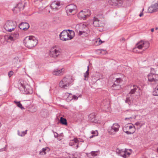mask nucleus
<instances>
[{"instance_id":"obj_1","label":"nucleus","mask_w":158,"mask_h":158,"mask_svg":"<svg viewBox=\"0 0 158 158\" xmlns=\"http://www.w3.org/2000/svg\"><path fill=\"white\" fill-rule=\"evenodd\" d=\"M18 86L20 91L25 94H32V89L27 82L22 80H19L18 82Z\"/></svg>"},{"instance_id":"obj_2","label":"nucleus","mask_w":158,"mask_h":158,"mask_svg":"<svg viewBox=\"0 0 158 158\" xmlns=\"http://www.w3.org/2000/svg\"><path fill=\"white\" fill-rule=\"evenodd\" d=\"M25 46L29 49H31L35 47L38 43V40L32 35L27 36L23 40Z\"/></svg>"},{"instance_id":"obj_3","label":"nucleus","mask_w":158,"mask_h":158,"mask_svg":"<svg viewBox=\"0 0 158 158\" xmlns=\"http://www.w3.org/2000/svg\"><path fill=\"white\" fill-rule=\"evenodd\" d=\"M75 35L74 32L69 29L63 30L60 34V40L66 41L72 39Z\"/></svg>"},{"instance_id":"obj_4","label":"nucleus","mask_w":158,"mask_h":158,"mask_svg":"<svg viewBox=\"0 0 158 158\" xmlns=\"http://www.w3.org/2000/svg\"><path fill=\"white\" fill-rule=\"evenodd\" d=\"M141 94V90L140 88L136 85H133L129 93L127 94L126 99L130 98H138V96Z\"/></svg>"},{"instance_id":"obj_5","label":"nucleus","mask_w":158,"mask_h":158,"mask_svg":"<svg viewBox=\"0 0 158 158\" xmlns=\"http://www.w3.org/2000/svg\"><path fill=\"white\" fill-rule=\"evenodd\" d=\"M62 53L61 50L59 47L54 46L50 48L49 55L51 57L56 59L61 56Z\"/></svg>"},{"instance_id":"obj_6","label":"nucleus","mask_w":158,"mask_h":158,"mask_svg":"<svg viewBox=\"0 0 158 158\" xmlns=\"http://www.w3.org/2000/svg\"><path fill=\"white\" fill-rule=\"evenodd\" d=\"M73 80L70 76L64 77L59 82V85L61 88L67 89L73 84Z\"/></svg>"},{"instance_id":"obj_7","label":"nucleus","mask_w":158,"mask_h":158,"mask_svg":"<svg viewBox=\"0 0 158 158\" xmlns=\"http://www.w3.org/2000/svg\"><path fill=\"white\" fill-rule=\"evenodd\" d=\"M158 68H151L150 73L148 75V81L150 82H158Z\"/></svg>"},{"instance_id":"obj_8","label":"nucleus","mask_w":158,"mask_h":158,"mask_svg":"<svg viewBox=\"0 0 158 158\" xmlns=\"http://www.w3.org/2000/svg\"><path fill=\"white\" fill-rule=\"evenodd\" d=\"M17 24L16 22L9 20L7 21L3 26L4 28L9 32H11L14 31L16 27Z\"/></svg>"},{"instance_id":"obj_9","label":"nucleus","mask_w":158,"mask_h":158,"mask_svg":"<svg viewBox=\"0 0 158 158\" xmlns=\"http://www.w3.org/2000/svg\"><path fill=\"white\" fill-rule=\"evenodd\" d=\"M150 45L148 41H142L138 42L136 45L135 47L134 48L133 51L135 52L136 50V49L138 48L139 49H142L143 51L148 48Z\"/></svg>"},{"instance_id":"obj_10","label":"nucleus","mask_w":158,"mask_h":158,"mask_svg":"<svg viewBox=\"0 0 158 158\" xmlns=\"http://www.w3.org/2000/svg\"><path fill=\"white\" fill-rule=\"evenodd\" d=\"M116 152L119 154L120 156L126 158L129 156L131 153V150L129 149H119L118 148L116 150Z\"/></svg>"},{"instance_id":"obj_11","label":"nucleus","mask_w":158,"mask_h":158,"mask_svg":"<svg viewBox=\"0 0 158 158\" xmlns=\"http://www.w3.org/2000/svg\"><path fill=\"white\" fill-rule=\"evenodd\" d=\"M120 127L119 125L117 123H115L109 127L108 132L110 135H114L118 132Z\"/></svg>"},{"instance_id":"obj_12","label":"nucleus","mask_w":158,"mask_h":158,"mask_svg":"<svg viewBox=\"0 0 158 158\" xmlns=\"http://www.w3.org/2000/svg\"><path fill=\"white\" fill-rule=\"evenodd\" d=\"M123 130L127 134L131 135L134 133L135 131V128L133 124H127L123 127Z\"/></svg>"},{"instance_id":"obj_13","label":"nucleus","mask_w":158,"mask_h":158,"mask_svg":"<svg viewBox=\"0 0 158 158\" xmlns=\"http://www.w3.org/2000/svg\"><path fill=\"white\" fill-rule=\"evenodd\" d=\"M91 15L89 10H85L81 11L78 14V17L80 19L85 20Z\"/></svg>"},{"instance_id":"obj_14","label":"nucleus","mask_w":158,"mask_h":158,"mask_svg":"<svg viewBox=\"0 0 158 158\" xmlns=\"http://www.w3.org/2000/svg\"><path fill=\"white\" fill-rule=\"evenodd\" d=\"M19 36V34L17 31L12 33L9 35H6L5 38L7 41L10 42L17 39Z\"/></svg>"},{"instance_id":"obj_15","label":"nucleus","mask_w":158,"mask_h":158,"mask_svg":"<svg viewBox=\"0 0 158 158\" xmlns=\"http://www.w3.org/2000/svg\"><path fill=\"white\" fill-rule=\"evenodd\" d=\"M66 12L68 14L72 13L74 14L77 11V6L74 4H70L66 7Z\"/></svg>"},{"instance_id":"obj_16","label":"nucleus","mask_w":158,"mask_h":158,"mask_svg":"<svg viewBox=\"0 0 158 158\" xmlns=\"http://www.w3.org/2000/svg\"><path fill=\"white\" fill-rule=\"evenodd\" d=\"M63 97L65 99L72 98V99H78L81 98V95L77 94L76 95H73L71 93H66L63 94Z\"/></svg>"},{"instance_id":"obj_17","label":"nucleus","mask_w":158,"mask_h":158,"mask_svg":"<svg viewBox=\"0 0 158 158\" xmlns=\"http://www.w3.org/2000/svg\"><path fill=\"white\" fill-rule=\"evenodd\" d=\"M158 11V2L152 5L148 9V12L151 13Z\"/></svg>"},{"instance_id":"obj_18","label":"nucleus","mask_w":158,"mask_h":158,"mask_svg":"<svg viewBox=\"0 0 158 158\" xmlns=\"http://www.w3.org/2000/svg\"><path fill=\"white\" fill-rule=\"evenodd\" d=\"M65 70L63 68L61 69H55L53 71L52 74L55 76H61L64 73Z\"/></svg>"},{"instance_id":"obj_19","label":"nucleus","mask_w":158,"mask_h":158,"mask_svg":"<svg viewBox=\"0 0 158 158\" xmlns=\"http://www.w3.org/2000/svg\"><path fill=\"white\" fill-rule=\"evenodd\" d=\"M60 3L58 1H55L52 3L50 7L53 10H58L60 8Z\"/></svg>"},{"instance_id":"obj_20","label":"nucleus","mask_w":158,"mask_h":158,"mask_svg":"<svg viewBox=\"0 0 158 158\" xmlns=\"http://www.w3.org/2000/svg\"><path fill=\"white\" fill-rule=\"evenodd\" d=\"M96 118V117L94 113H92L89 116V120L91 122L97 123H100V121L97 120Z\"/></svg>"},{"instance_id":"obj_21","label":"nucleus","mask_w":158,"mask_h":158,"mask_svg":"<svg viewBox=\"0 0 158 158\" xmlns=\"http://www.w3.org/2000/svg\"><path fill=\"white\" fill-rule=\"evenodd\" d=\"M99 154V151H92L90 153H86V154L87 156L90 158H92L93 157H94Z\"/></svg>"},{"instance_id":"obj_22","label":"nucleus","mask_w":158,"mask_h":158,"mask_svg":"<svg viewBox=\"0 0 158 158\" xmlns=\"http://www.w3.org/2000/svg\"><path fill=\"white\" fill-rule=\"evenodd\" d=\"M20 29L23 30H27L29 27V25L27 23H22L19 26Z\"/></svg>"},{"instance_id":"obj_23","label":"nucleus","mask_w":158,"mask_h":158,"mask_svg":"<svg viewBox=\"0 0 158 158\" xmlns=\"http://www.w3.org/2000/svg\"><path fill=\"white\" fill-rule=\"evenodd\" d=\"M100 22L98 19L95 17H94L93 19V24L94 26L96 27H98L100 26Z\"/></svg>"},{"instance_id":"obj_24","label":"nucleus","mask_w":158,"mask_h":158,"mask_svg":"<svg viewBox=\"0 0 158 158\" xmlns=\"http://www.w3.org/2000/svg\"><path fill=\"white\" fill-rule=\"evenodd\" d=\"M50 150V148L47 147L43 148L39 152V154L40 155H45L46 154L47 152H48Z\"/></svg>"},{"instance_id":"obj_25","label":"nucleus","mask_w":158,"mask_h":158,"mask_svg":"<svg viewBox=\"0 0 158 158\" xmlns=\"http://www.w3.org/2000/svg\"><path fill=\"white\" fill-rule=\"evenodd\" d=\"M122 0H110V4L112 6H116L121 3Z\"/></svg>"},{"instance_id":"obj_26","label":"nucleus","mask_w":158,"mask_h":158,"mask_svg":"<svg viewBox=\"0 0 158 158\" xmlns=\"http://www.w3.org/2000/svg\"><path fill=\"white\" fill-rule=\"evenodd\" d=\"M20 60L18 57H16L14 58L12 60V64L15 65V66H16L20 62Z\"/></svg>"},{"instance_id":"obj_27","label":"nucleus","mask_w":158,"mask_h":158,"mask_svg":"<svg viewBox=\"0 0 158 158\" xmlns=\"http://www.w3.org/2000/svg\"><path fill=\"white\" fill-rule=\"evenodd\" d=\"M102 109L103 111L105 112H110V108L109 104L104 105L102 107Z\"/></svg>"},{"instance_id":"obj_28","label":"nucleus","mask_w":158,"mask_h":158,"mask_svg":"<svg viewBox=\"0 0 158 158\" xmlns=\"http://www.w3.org/2000/svg\"><path fill=\"white\" fill-rule=\"evenodd\" d=\"M78 142V140L77 139L74 138L73 140H71L69 143V145L70 146L74 145L77 143Z\"/></svg>"},{"instance_id":"obj_29","label":"nucleus","mask_w":158,"mask_h":158,"mask_svg":"<svg viewBox=\"0 0 158 158\" xmlns=\"http://www.w3.org/2000/svg\"><path fill=\"white\" fill-rule=\"evenodd\" d=\"M87 28L86 27L84 30H80L79 31V35H83L84 36L86 35L87 34V32L85 31L86 29Z\"/></svg>"},{"instance_id":"obj_30","label":"nucleus","mask_w":158,"mask_h":158,"mask_svg":"<svg viewBox=\"0 0 158 158\" xmlns=\"http://www.w3.org/2000/svg\"><path fill=\"white\" fill-rule=\"evenodd\" d=\"M112 87L113 89L114 90H118L120 88V86L118 84H116L115 83L112 85Z\"/></svg>"},{"instance_id":"obj_31","label":"nucleus","mask_w":158,"mask_h":158,"mask_svg":"<svg viewBox=\"0 0 158 158\" xmlns=\"http://www.w3.org/2000/svg\"><path fill=\"white\" fill-rule=\"evenodd\" d=\"M60 123L63 125H66L67 124V121L66 119L61 117L60 118Z\"/></svg>"},{"instance_id":"obj_32","label":"nucleus","mask_w":158,"mask_h":158,"mask_svg":"<svg viewBox=\"0 0 158 158\" xmlns=\"http://www.w3.org/2000/svg\"><path fill=\"white\" fill-rule=\"evenodd\" d=\"M153 95L154 96H158V85L154 89L153 92Z\"/></svg>"},{"instance_id":"obj_33","label":"nucleus","mask_w":158,"mask_h":158,"mask_svg":"<svg viewBox=\"0 0 158 158\" xmlns=\"http://www.w3.org/2000/svg\"><path fill=\"white\" fill-rule=\"evenodd\" d=\"M27 130L22 132H20L19 131H18V135L20 136H24L26 134Z\"/></svg>"},{"instance_id":"obj_34","label":"nucleus","mask_w":158,"mask_h":158,"mask_svg":"<svg viewBox=\"0 0 158 158\" xmlns=\"http://www.w3.org/2000/svg\"><path fill=\"white\" fill-rule=\"evenodd\" d=\"M14 102L17 106L20 108L22 110L24 109V108L23 107L22 105L19 102H16L15 101Z\"/></svg>"},{"instance_id":"obj_35","label":"nucleus","mask_w":158,"mask_h":158,"mask_svg":"<svg viewBox=\"0 0 158 158\" xmlns=\"http://www.w3.org/2000/svg\"><path fill=\"white\" fill-rule=\"evenodd\" d=\"M122 81L123 79L122 78H116L114 83H115L116 84H118L119 83L122 82Z\"/></svg>"},{"instance_id":"obj_36","label":"nucleus","mask_w":158,"mask_h":158,"mask_svg":"<svg viewBox=\"0 0 158 158\" xmlns=\"http://www.w3.org/2000/svg\"><path fill=\"white\" fill-rule=\"evenodd\" d=\"M89 70L87 69V71L85 72V73H84V77L85 78L84 79V80H87V78H88L89 74Z\"/></svg>"},{"instance_id":"obj_37","label":"nucleus","mask_w":158,"mask_h":158,"mask_svg":"<svg viewBox=\"0 0 158 158\" xmlns=\"http://www.w3.org/2000/svg\"><path fill=\"white\" fill-rule=\"evenodd\" d=\"M125 102L129 105L133 104V99H126Z\"/></svg>"},{"instance_id":"obj_38","label":"nucleus","mask_w":158,"mask_h":158,"mask_svg":"<svg viewBox=\"0 0 158 158\" xmlns=\"http://www.w3.org/2000/svg\"><path fill=\"white\" fill-rule=\"evenodd\" d=\"M107 53V52L106 50L102 49L100 50V53L103 55L106 54Z\"/></svg>"},{"instance_id":"obj_39","label":"nucleus","mask_w":158,"mask_h":158,"mask_svg":"<svg viewBox=\"0 0 158 158\" xmlns=\"http://www.w3.org/2000/svg\"><path fill=\"white\" fill-rule=\"evenodd\" d=\"M140 124V122H136L135 123V125H136V126H139L140 127H141L143 124Z\"/></svg>"},{"instance_id":"obj_40","label":"nucleus","mask_w":158,"mask_h":158,"mask_svg":"<svg viewBox=\"0 0 158 158\" xmlns=\"http://www.w3.org/2000/svg\"><path fill=\"white\" fill-rule=\"evenodd\" d=\"M62 139V135H59L58 137H57V139L59 140H60Z\"/></svg>"},{"instance_id":"obj_41","label":"nucleus","mask_w":158,"mask_h":158,"mask_svg":"<svg viewBox=\"0 0 158 158\" xmlns=\"http://www.w3.org/2000/svg\"><path fill=\"white\" fill-rule=\"evenodd\" d=\"M14 73L12 71H10L8 73V76L9 77H10Z\"/></svg>"},{"instance_id":"obj_42","label":"nucleus","mask_w":158,"mask_h":158,"mask_svg":"<svg viewBox=\"0 0 158 158\" xmlns=\"http://www.w3.org/2000/svg\"><path fill=\"white\" fill-rule=\"evenodd\" d=\"M91 133L92 134H94L95 135H97L98 133V132L97 131H92L91 132Z\"/></svg>"},{"instance_id":"obj_43","label":"nucleus","mask_w":158,"mask_h":158,"mask_svg":"<svg viewBox=\"0 0 158 158\" xmlns=\"http://www.w3.org/2000/svg\"><path fill=\"white\" fill-rule=\"evenodd\" d=\"M97 40L99 42V44H101L102 43H103L102 41L101 40L100 38H98Z\"/></svg>"},{"instance_id":"obj_44","label":"nucleus","mask_w":158,"mask_h":158,"mask_svg":"<svg viewBox=\"0 0 158 158\" xmlns=\"http://www.w3.org/2000/svg\"><path fill=\"white\" fill-rule=\"evenodd\" d=\"M59 135H58V134L56 132H55L54 133V136L55 138H57L58 137Z\"/></svg>"},{"instance_id":"obj_45","label":"nucleus","mask_w":158,"mask_h":158,"mask_svg":"<svg viewBox=\"0 0 158 158\" xmlns=\"http://www.w3.org/2000/svg\"><path fill=\"white\" fill-rule=\"evenodd\" d=\"M143 13L142 12V13H141L140 14H139V16L140 17H141L142 16H143Z\"/></svg>"},{"instance_id":"obj_46","label":"nucleus","mask_w":158,"mask_h":158,"mask_svg":"<svg viewBox=\"0 0 158 158\" xmlns=\"http://www.w3.org/2000/svg\"><path fill=\"white\" fill-rule=\"evenodd\" d=\"M79 142L77 143L76 144V148H78L79 147V146H78V143Z\"/></svg>"},{"instance_id":"obj_47","label":"nucleus","mask_w":158,"mask_h":158,"mask_svg":"<svg viewBox=\"0 0 158 158\" xmlns=\"http://www.w3.org/2000/svg\"><path fill=\"white\" fill-rule=\"evenodd\" d=\"M85 26L84 25H81L80 26V27H81L82 28L83 27H85Z\"/></svg>"},{"instance_id":"obj_48","label":"nucleus","mask_w":158,"mask_h":158,"mask_svg":"<svg viewBox=\"0 0 158 158\" xmlns=\"http://www.w3.org/2000/svg\"><path fill=\"white\" fill-rule=\"evenodd\" d=\"M151 31L152 32H153L154 31V29L153 28H152L151 29Z\"/></svg>"},{"instance_id":"obj_49","label":"nucleus","mask_w":158,"mask_h":158,"mask_svg":"<svg viewBox=\"0 0 158 158\" xmlns=\"http://www.w3.org/2000/svg\"><path fill=\"white\" fill-rule=\"evenodd\" d=\"M87 69H88L89 70V66H87Z\"/></svg>"},{"instance_id":"obj_50","label":"nucleus","mask_w":158,"mask_h":158,"mask_svg":"<svg viewBox=\"0 0 158 158\" xmlns=\"http://www.w3.org/2000/svg\"><path fill=\"white\" fill-rule=\"evenodd\" d=\"M94 136L92 135V136H90V138H92Z\"/></svg>"},{"instance_id":"obj_51","label":"nucleus","mask_w":158,"mask_h":158,"mask_svg":"<svg viewBox=\"0 0 158 158\" xmlns=\"http://www.w3.org/2000/svg\"><path fill=\"white\" fill-rule=\"evenodd\" d=\"M157 152H158V148L157 149Z\"/></svg>"},{"instance_id":"obj_52","label":"nucleus","mask_w":158,"mask_h":158,"mask_svg":"<svg viewBox=\"0 0 158 158\" xmlns=\"http://www.w3.org/2000/svg\"><path fill=\"white\" fill-rule=\"evenodd\" d=\"M156 30H158V28H156Z\"/></svg>"},{"instance_id":"obj_53","label":"nucleus","mask_w":158,"mask_h":158,"mask_svg":"<svg viewBox=\"0 0 158 158\" xmlns=\"http://www.w3.org/2000/svg\"><path fill=\"white\" fill-rule=\"evenodd\" d=\"M39 141H40V142H41V140H40H40H39Z\"/></svg>"},{"instance_id":"obj_54","label":"nucleus","mask_w":158,"mask_h":158,"mask_svg":"<svg viewBox=\"0 0 158 158\" xmlns=\"http://www.w3.org/2000/svg\"><path fill=\"white\" fill-rule=\"evenodd\" d=\"M39 98H40L41 97H40V96H39Z\"/></svg>"}]
</instances>
